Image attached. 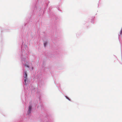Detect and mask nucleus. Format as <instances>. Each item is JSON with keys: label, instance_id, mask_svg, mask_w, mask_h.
<instances>
[{"label": "nucleus", "instance_id": "nucleus-3", "mask_svg": "<svg viewBox=\"0 0 122 122\" xmlns=\"http://www.w3.org/2000/svg\"><path fill=\"white\" fill-rule=\"evenodd\" d=\"M47 42H45V43L44 44V45L45 46H46V44H47Z\"/></svg>", "mask_w": 122, "mask_h": 122}, {"label": "nucleus", "instance_id": "nucleus-2", "mask_svg": "<svg viewBox=\"0 0 122 122\" xmlns=\"http://www.w3.org/2000/svg\"><path fill=\"white\" fill-rule=\"evenodd\" d=\"M25 76L24 77L25 79H26L27 77V74H26V71L25 72Z\"/></svg>", "mask_w": 122, "mask_h": 122}, {"label": "nucleus", "instance_id": "nucleus-5", "mask_svg": "<svg viewBox=\"0 0 122 122\" xmlns=\"http://www.w3.org/2000/svg\"><path fill=\"white\" fill-rule=\"evenodd\" d=\"M25 66L26 67H29V66H27V65H25Z\"/></svg>", "mask_w": 122, "mask_h": 122}, {"label": "nucleus", "instance_id": "nucleus-1", "mask_svg": "<svg viewBox=\"0 0 122 122\" xmlns=\"http://www.w3.org/2000/svg\"><path fill=\"white\" fill-rule=\"evenodd\" d=\"M31 109V106H29V108L28 110V112L29 113L30 112Z\"/></svg>", "mask_w": 122, "mask_h": 122}, {"label": "nucleus", "instance_id": "nucleus-4", "mask_svg": "<svg viewBox=\"0 0 122 122\" xmlns=\"http://www.w3.org/2000/svg\"><path fill=\"white\" fill-rule=\"evenodd\" d=\"M66 98L67 99H68L69 100H70V99H69V98L66 96Z\"/></svg>", "mask_w": 122, "mask_h": 122}, {"label": "nucleus", "instance_id": "nucleus-6", "mask_svg": "<svg viewBox=\"0 0 122 122\" xmlns=\"http://www.w3.org/2000/svg\"><path fill=\"white\" fill-rule=\"evenodd\" d=\"M25 83L26 82V80L25 79Z\"/></svg>", "mask_w": 122, "mask_h": 122}]
</instances>
